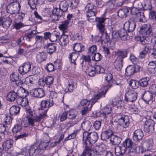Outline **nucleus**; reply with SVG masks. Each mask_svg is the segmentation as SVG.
<instances>
[{
  "instance_id": "obj_36",
  "label": "nucleus",
  "mask_w": 156,
  "mask_h": 156,
  "mask_svg": "<svg viewBox=\"0 0 156 156\" xmlns=\"http://www.w3.org/2000/svg\"><path fill=\"white\" fill-rule=\"evenodd\" d=\"M149 80V78L145 77L139 80L140 86L141 87H145L148 84V81Z\"/></svg>"
},
{
  "instance_id": "obj_60",
  "label": "nucleus",
  "mask_w": 156,
  "mask_h": 156,
  "mask_svg": "<svg viewBox=\"0 0 156 156\" xmlns=\"http://www.w3.org/2000/svg\"><path fill=\"white\" fill-rule=\"evenodd\" d=\"M85 10L86 11L91 10H96V8L92 4L89 3L87 4L85 7Z\"/></svg>"
},
{
  "instance_id": "obj_35",
  "label": "nucleus",
  "mask_w": 156,
  "mask_h": 156,
  "mask_svg": "<svg viewBox=\"0 0 156 156\" xmlns=\"http://www.w3.org/2000/svg\"><path fill=\"white\" fill-rule=\"evenodd\" d=\"M78 55L79 54L76 52H73L69 54V58L71 63H73L75 65L76 64L75 61L77 58Z\"/></svg>"
},
{
  "instance_id": "obj_51",
  "label": "nucleus",
  "mask_w": 156,
  "mask_h": 156,
  "mask_svg": "<svg viewBox=\"0 0 156 156\" xmlns=\"http://www.w3.org/2000/svg\"><path fill=\"white\" fill-rule=\"evenodd\" d=\"M87 20H88L90 22H94L95 21H96L97 22V25L99 20L100 19H104V23H105V20L106 19L104 18H97L96 16H90V17H88L87 18Z\"/></svg>"
},
{
  "instance_id": "obj_28",
  "label": "nucleus",
  "mask_w": 156,
  "mask_h": 156,
  "mask_svg": "<svg viewBox=\"0 0 156 156\" xmlns=\"http://www.w3.org/2000/svg\"><path fill=\"white\" fill-rule=\"evenodd\" d=\"M13 141L11 139L7 140L5 141L2 145L3 149L5 150H8L12 146Z\"/></svg>"
},
{
  "instance_id": "obj_12",
  "label": "nucleus",
  "mask_w": 156,
  "mask_h": 156,
  "mask_svg": "<svg viewBox=\"0 0 156 156\" xmlns=\"http://www.w3.org/2000/svg\"><path fill=\"white\" fill-rule=\"evenodd\" d=\"M31 94L33 97L41 98L44 96V90L42 88H38L32 90Z\"/></svg>"
},
{
  "instance_id": "obj_25",
  "label": "nucleus",
  "mask_w": 156,
  "mask_h": 156,
  "mask_svg": "<svg viewBox=\"0 0 156 156\" xmlns=\"http://www.w3.org/2000/svg\"><path fill=\"white\" fill-rule=\"evenodd\" d=\"M107 90L105 92L102 91L101 92L98 93L96 94L95 95L94 97L91 100V101L93 104H94L98 99L101 98L105 97V95L107 93Z\"/></svg>"
},
{
  "instance_id": "obj_22",
  "label": "nucleus",
  "mask_w": 156,
  "mask_h": 156,
  "mask_svg": "<svg viewBox=\"0 0 156 156\" xmlns=\"http://www.w3.org/2000/svg\"><path fill=\"white\" fill-rule=\"evenodd\" d=\"M27 119L23 121V126L25 127L34 125V121L33 118L29 116H27Z\"/></svg>"
},
{
  "instance_id": "obj_47",
  "label": "nucleus",
  "mask_w": 156,
  "mask_h": 156,
  "mask_svg": "<svg viewBox=\"0 0 156 156\" xmlns=\"http://www.w3.org/2000/svg\"><path fill=\"white\" fill-rule=\"evenodd\" d=\"M135 17H136V19L139 20L140 22H144L145 20V16L143 12H139L135 16Z\"/></svg>"
},
{
  "instance_id": "obj_37",
  "label": "nucleus",
  "mask_w": 156,
  "mask_h": 156,
  "mask_svg": "<svg viewBox=\"0 0 156 156\" xmlns=\"http://www.w3.org/2000/svg\"><path fill=\"white\" fill-rule=\"evenodd\" d=\"M48 110V109H45L43 113L39 115L36 116V117H33V119L34 121V122H39L43 118L46 117V113Z\"/></svg>"
},
{
  "instance_id": "obj_46",
  "label": "nucleus",
  "mask_w": 156,
  "mask_h": 156,
  "mask_svg": "<svg viewBox=\"0 0 156 156\" xmlns=\"http://www.w3.org/2000/svg\"><path fill=\"white\" fill-rule=\"evenodd\" d=\"M28 3L30 8L34 9L38 3V0H28Z\"/></svg>"
},
{
  "instance_id": "obj_31",
  "label": "nucleus",
  "mask_w": 156,
  "mask_h": 156,
  "mask_svg": "<svg viewBox=\"0 0 156 156\" xmlns=\"http://www.w3.org/2000/svg\"><path fill=\"white\" fill-rule=\"evenodd\" d=\"M134 65H129L126 69V74L128 76H130L133 74L135 71Z\"/></svg>"
},
{
  "instance_id": "obj_54",
  "label": "nucleus",
  "mask_w": 156,
  "mask_h": 156,
  "mask_svg": "<svg viewBox=\"0 0 156 156\" xmlns=\"http://www.w3.org/2000/svg\"><path fill=\"white\" fill-rule=\"evenodd\" d=\"M68 113V118L70 119H75L77 115V112L75 110H71Z\"/></svg>"
},
{
  "instance_id": "obj_49",
  "label": "nucleus",
  "mask_w": 156,
  "mask_h": 156,
  "mask_svg": "<svg viewBox=\"0 0 156 156\" xmlns=\"http://www.w3.org/2000/svg\"><path fill=\"white\" fill-rule=\"evenodd\" d=\"M129 85L132 88L136 89L140 85L139 81H137L135 80H131L129 83Z\"/></svg>"
},
{
  "instance_id": "obj_48",
  "label": "nucleus",
  "mask_w": 156,
  "mask_h": 156,
  "mask_svg": "<svg viewBox=\"0 0 156 156\" xmlns=\"http://www.w3.org/2000/svg\"><path fill=\"white\" fill-rule=\"evenodd\" d=\"M10 78L12 82H15V84L18 83L17 80L19 79V75L17 73H12L10 75Z\"/></svg>"
},
{
  "instance_id": "obj_42",
  "label": "nucleus",
  "mask_w": 156,
  "mask_h": 156,
  "mask_svg": "<svg viewBox=\"0 0 156 156\" xmlns=\"http://www.w3.org/2000/svg\"><path fill=\"white\" fill-rule=\"evenodd\" d=\"M26 111L27 114V116L30 117L31 118H33L36 117L37 115V113L35 110L30 108H26Z\"/></svg>"
},
{
  "instance_id": "obj_59",
  "label": "nucleus",
  "mask_w": 156,
  "mask_h": 156,
  "mask_svg": "<svg viewBox=\"0 0 156 156\" xmlns=\"http://www.w3.org/2000/svg\"><path fill=\"white\" fill-rule=\"evenodd\" d=\"M59 33H57L56 34L51 33V34L50 40L52 42L56 41L57 39L59 38Z\"/></svg>"
},
{
  "instance_id": "obj_16",
  "label": "nucleus",
  "mask_w": 156,
  "mask_h": 156,
  "mask_svg": "<svg viewBox=\"0 0 156 156\" xmlns=\"http://www.w3.org/2000/svg\"><path fill=\"white\" fill-rule=\"evenodd\" d=\"M18 94V92L17 90L16 92L13 90L10 91L6 95V98L7 100L11 102L14 101L17 98Z\"/></svg>"
},
{
  "instance_id": "obj_7",
  "label": "nucleus",
  "mask_w": 156,
  "mask_h": 156,
  "mask_svg": "<svg viewBox=\"0 0 156 156\" xmlns=\"http://www.w3.org/2000/svg\"><path fill=\"white\" fill-rule=\"evenodd\" d=\"M39 150L38 148V144L35 143L30 147L29 149H26L24 152L25 156H31L33 155L35 153L37 154L40 153Z\"/></svg>"
},
{
  "instance_id": "obj_18",
  "label": "nucleus",
  "mask_w": 156,
  "mask_h": 156,
  "mask_svg": "<svg viewBox=\"0 0 156 156\" xmlns=\"http://www.w3.org/2000/svg\"><path fill=\"white\" fill-rule=\"evenodd\" d=\"M113 135V131L109 129L103 132L101 135V138L105 140L111 138L112 136Z\"/></svg>"
},
{
  "instance_id": "obj_33",
  "label": "nucleus",
  "mask_w": 156,
  "mask_h": 156,
  "mask_svg": "<svg viewBox=\"0 0 156 156\" xmlns=\"http://www.w3.org/2000/svg\"><path fill=\"white\" fill-rule=\"evenodd\" d=\"M46 58V54L43 52L39 53L37 55L36 60L38 63L45 60Z\"/></svg>"
},
{
  "instance_id": "obj_58",
  "label": "nucleus",
  "mask_w": 156,
  "mask_h": 156,
  "mask_svg": "<svg viewBox=\"0 0 156 156\" xmlns=\"http://www.w3.org/2000/svg\"><path fill=\"white\" fill-rule=\"evenodd\" d=\"M133 7L140 9L142 7V3L139 0H135L133 3Z\"/></svg>"
},
{
  "instance_id": "obj_34",
  "label": "nucleus",
  "mask_w": 156,
  "mask_h": 156,
  "mask_svg": "<svg viewBox=\"0 0 156 156\" xmlns=\"http://www.w3.org/2000/svg\"><path fill=\"white\" fill-rule=\"evenodd\" d=\"M150 47L148 46H146L143 49V50L140 53L139 58H144L146 57L148 52L150 51Z\"/></svg>"
},
{
  "instance_id": "obj_20",
  "label": "nucleus",
  "mask_w": 156,
  "mask_h": 156,
  "mask_svg": "<svg viewBox=\"0 0 156 156\" xmlns=\"http://www.w3.org/2000/svg\"><path fill=\"white\" fill-rule=\"evenodd\" d=\"M122 140L120 137L113 135L110 138V142L113 145L117 146L120 143Z\"/></svg>"
},
{
  "instance_id": "obj_52",
  "label": "nucleus",
  "mask_w": 156,
  "mask_h": 156,
  "mask_svg": "<svg viewBox=\"0 0 156 156\" xmlns=\"http://www.w3.org/2000/svg\"><path fill=\"white\" fill-rule=\"evenodd\" d=\"M102 58V56L99 53H96L92 56V59L96 61H99Z\"/></svg>"
},
{
  "instance_id": "obj_11",
  "label": "nucleus",
  "mask_w": 156,
  "mask_h": 156,
  "mask_svg": "<svg viewBox=\"0 0 156 156\" xmlns=\"http://www.w3.org/2000/svg\"><path fill=\"white\" fill-rule=\"evenodd\" d=\"M144 136L142 130L140 129H138L133 132V139L134 141L139 142L142 139Z\"/></svg>"
},
{
  "instance_id": "obj_5",
  "label": "nucleus",
  "mask_w": 156,
  "mask_h": 156,
  "mask_svg": "<svg viewBox=\"0 0 156 156\" xmlns=\"http://www.w3.org/2000/svg\"><path fill=\"white\" fill-rule=\"evenodd\" d=\"M152 29L151 25L148 24L144 25L139 30L140 34L144 36L143 37H148L152 36Z\"/></svg>"
},
{
  "instance_id": "obj_2",
  "label": "nucleus",
  "mask_w": 156,
  "mask_h": 156,
  "mask_svg": "<svg viewBox=\"0 0 156 156\" xmlns=\"http://www.w3.org/2000/svg\"><path fill=\"white\" fill-rule=\"evenodd\" d=\"M97 27L102 34L100 37L102 43H103V42H104L105 43L108 42L110 41V38L107 33L105 31L104 19H100L99 20L97 25Z\"/></svg>"
},
{
  "instance_id": "obj_15",
  "label": "nucleus",
  "mask_w": 156,
  "mask_h": 156,
  "mask_svg": "<svg viewBox=\"0 0 156 156\" xmlns=\"http://www.w3.org/2000/svg\"><path fill=\"white\" fill-rule=\"evenodd\" d=\"M134 19L130 21H128L124 24V28L127 30L128 32H131L133 31L136 27V24Z\"/></svg>"
},
{
  "instance_id": "obj_24",
  "label": "nucleus",
  "mask_w": 156,
  "mask_h": 156,
  "mask_svg": "<svg viewBox=\"0 0 156 156\" xmlns=\"http://www.w3.org/2000/svg\"><path fill=\"white\" fill-rule=\"evenodd\" d=\"M69 24L68 20H65L62 21L61 23L59 25L58 28L59 29L62 31L63 33H65Z\"/></svg>"
},
{
  "instance_id": "obj_8",
  "label": "nucleus",
  "mask_w": 156,
  "mask_h": 156,
  "mask_svg": "<svg viewBox=\"0 0 156 156\" xmlns=\"http://www.w3.org/2000/svg\"><path fill=\"white\" fill-rule=\"evenodd\" d=\"M155 125L153 120L149 119L146 121L144 125V131L147 132H152L155 130Z\"/></svg>"
},
{
  "instance_id": "obj_13",
  "label": "nucleus",
  "mask_w": 156,
  "mask_h": 156,
  "mask_svg": "<svg viewBox=\"0 0 156 156\" xmlns=\"http://www.w3.org/2000/svg\"><path fill=\"white\" fill-rule=\"evenodd\" d=\"M141 146H139L140 149L141 148L140 151L142 153L147 150H148L149 148L152 146L151 141L149 140H145L143 141L141 143Z\"/></svg>"
},
{
  "instance_id": "obj_45",
  "label": "nucleus",
  "mask_w": 156,
  "mask_h": 156,
  "mask_svg": "<svg viewBox=\"0 0 156 156\" xmlns=\"http://www.w3.org/2000/svg\"><path fill=\"white\" fill-rule=\"evenodd\" d=\"M12 20L9 18H8L4 20H2V26L5 29H7L10 26Z\"/></svg>"
},
{
  "instance_id": "obj_64",
  "label": "nucleus",
  "mask_w": 156,
  "mask_h": 156,
  "mask_svg": "<svg viewBox=\"0 0 156 156\" xmlns=\"http://www.w3.org/2000/svg\"><path fill=\"white\" fill-rule=\"evenodd\" d=\"M88 147H90V149L89 150V151H87L88 156H98L97 153L94 151L91 146L90 145Z\"/></svg>"
},
{
  "instance_id": "obj_17",
  "label": "nucleus",
  "mask_w": 156,
  "mask_h": 156,
  "mask_svg": "<svg viewBox=\"0 0 156 156\" xmlns=\"http://www.w3.org/2000/svg\"><path fill=\"white\" fill-rule=\"evenodd\" d=\"M54 104L53 100H51L50 99L43 100L41 102V108L42 109L43 108H48L52 106Z\"/></svg>"
},
{
  "instance_id": "obj_19",
  "label": "nucleus",
  "mask_w": 156,
  "mask_h": 156,
  "mask_svg": "<svg viewBox=\"0 0 156 156\" xmlns=\"http://www.w3.org/2000/svg\"><path fill=\"white\" fill-rule=\"evenodd\" d=\"M46 49L47 53L50 55H51L56 50V47L53 44H48L45 47Z\"/></svg>"
},
{
  "instance_id": "obj_9",
  "label": "nucleus",
  "mask_w": 156,
  "mask_h": 156,
  "mask_svg": "<svg viewBox=\"0 0 156 156\" xmlns=\"http://www.w3.org/2000/svg\"><path fill=\"white\" fill-rule=\"evenodd\" d=\"M31 69V65L29 62L24 63L22 66L19 67L18 70L21 74H25L29 71Z\"/></svg>"
},
{
  "instance_id": "obj_14",
  "label": "nucleus",
  "mask_w": 156,
  "mask_h": 156,
  "mask_svg": "<svg viewBox=\"0 0 156 156\" xmlns=\"http://www.w3.org/2000/svg\"><path fill=\"white\" fill-rule=\"evenodd\" d=\"M63 12L60 8H55L52 10L51 17L54 18V20H58V18L61 17Z\"/></svg>"
},
{
  "instance_id": "obj_6",
  "label": "nucleus",
  "mask_w": 156,
  "mask_h": 156,
  "mask_svg": "<svg viewBox=\"0 0 156 156\" xmlns=\"http://www.w3.org/2000/svg\"><path fill=\"white\" fill-rule=\"evenodd\" d=\"M137 93L133 90H129L126 93L125 100L126 101L133 102L136 99Z\"/></svg>"
},
{
  "instance_id": "obj_43",
  "label": "nucleus",
  "mask_w": 156,
  "mask_h": 156,
  "mask_svg": "<svg viewBox=\"0 0 156 156\" xmlns=\"http://www.w3.org/2000/svg\"><path fill=\"white\" fill-rule=\"evenodd\" d=\"M112 108L109 107H105L103 109L102 113H101V116H104L105 118L106 115H108L112 112Z\"/></svg>"
},
{
  "instance_id": "obj_10",
  "label": "nucleus",
  "mask_w": 156,
  "mask_h": 156,
  "mask_svg": "<svg viewBox=\"0 0 156 156\" xmlns=\"http://www.w3.org/2000/svg\"><path fill=\"white\" fill-rule=\"evenodd\" d=\"M128 51L126 49H118L115 52V55L117 56V58L123 60L127 56Z\"/></svg>"
},
{
  "instance_id": "obj_27",
  "label": "nucleus",
  "mask_w": 156,
  "mask_h": 156,
  "mask_svg": "<svg viewBox=\"0 0 156 156\" xmlns=\"http://www.w3.org/2000/svg\"><path fill=\"white\" fill-rule=\"evenodd\" d=\"M126 30L124 28L118 30V34L119 36V39L122 41H125L127 39V33Z\"/></svg>"
},
{
  "instance_id": "obj_4",
  "label": "nucleus",
  "mask_w": 156,
  "mask_h": 156,
  "mask_svg": "<svg viewBox=\"0 0 156 156\" xmlns=\"http://www.w3.org/2000/svg\"><path fill=\"white\" fill-rule=\"evenodd\" d=\"M116 121L119 125L124 128L127 127L129 125V119L128 116L126 115L118 116Z\"/></svg>"
},
{
  "instance_id": "obj_50",
  "label": "nucleus",
  "mask_w": 156,
  "mask_h": 156,
  "mask_svg": "<svg viewBox=\"0 0 156 156\" xmlns=\"http://www.w3.org/2000/svg\"><path fill=\"white\" fill-rule=\"evenodd\" d=\"M22 129V126L21 124H16L14 126L12 129V132L14 133H16L19 132Z\"/></svg>"
},
{
  "instance_id": "obj_23",
  "label": "nucleus",
  "mask_w": 156,
  "mask_h": 156,
  "mask_svg": "<svg viewBox=\"0 0 156 156\" xmlns=\"http://www.w3.org/2000/svg\"><path fill=\"white\" fill-rule=\"evenodd\" d=\"M59 41L61 45H66L69 42L68 35L63 33L60 37Z\"/></svg>"
},
{
  "instance_id": "obj_39",
  "label": "nucleus",
  "mask_w": 156,
  "mask_h": 156,
  "mask_svg": "<svg viewBox=\"0 0 156 156\" xmlns=\"http://www.w3.org/2000/svg\"><path fill=\"white\" fill-rule=\"evenodd\" d=\"M84 47L80 43H75L73 46V50L77 52H80L84 50Z\"/></svg>"
},
{
  "instance_id": "obj_3",
  "label": "nucleus",
  "mask_w": 156,
  "mask_h": 156,
  "mask_svg": "<svg viewBox=\"0 0 156 156\" xmlns=\"http://www.w3.org/2000/svg\"><path fill=\"white\" fill-rule=\"evenodd\" d=\"M21 5L19 2L14 1L9 4L6 7V11L8 13L13 14L19 12Z\"/></svg>"
},
{
  "instance_id": "obj_40",
  "label": "nucleus",
  "mask_w": 156,
  "mask_h": 156,
  "mask_svg": "<svg viewBox=\"0 0 156 156\" xmlns=\"http://www.w3.org/2000/svg\"><path fill=\"white\" fill-rule=\"evenodd\" d=\"M69 7L68 3L66 1H62L59 5V8L63 12H66Z\"/></svg>"
},
{
  "instance_id": "obj_57",
  "label": "nucleus",
  "mask_w": 156,
  "mask_h": 156,
  "mask_svg": "<svg viewBox=\"0 0 156 156\" xmlns=\"http://www.w3.org/2000/svg\"><path fill=\"white\" fill-rule=\"evenodd\" d=\"M97 50V48L96 45H92L88 49V53L90 55H92L96 53Z\"/></svg>"
},
{
  "instance_id": "obj_32",
  "label": "nucleus",
  "mask_w": 156,
  "mask_h": 156,
  "mask_svg": "<svg viewBox=\"0 0 156 156\" xmlns=\"http://www.w3.org/2000/svg\"><path fill=\"white\" fill-rule=\"evenodd\" d=\"M92 148L93 149L95 152H97V154H99L101 155L102 153L104 154L106 153V151H105L104 149L102 146H100L96 145L94 147Z\"/></svg>"
},
{
  "instance_id": "obj_21",
  "label": "nucleus",
  "mask_w": 156,
  "mask_h": 156,
  "mask_svg": "<svg viewBox=\"0 0 156 156\" xmlns=\"http://www.w3.org/2000/svg\"><path fill=\"white\" fill-rule=\"evenodd\" d=\"M81 126L85 132H87L90 131L92 126L90 122L88 120H85L82 122Z\"/></svg>"
},
{
  "instance_id": "obj_30",
  "label": "nucleus",
  "mask_w": 156,
  "mask_h": 156,
  "mask_svg": "<svg viewBox=\"0 0 156 156\" xmlns=\"http://www.w3.org/2000/svg\"><path fill=\"white\" fill-rule=\"evenodd\" d=\"M129 12V9L127 8L120 9L118 12V16L121 18H125L127 16V14Z\"/></svg>"
},
{
  "instance_id": "obj_53",
  "label": "nucleus",
  "mask_w": 156,
  "mask_h": 156,
  "mask_svg": "<svg viewBox=\"0 0 156 156\" xmlns=\"http://www.w3.org/2000/svg\"><path fill=\"white\" fill-rule=\"evenodd\" d=\"M133 142L129 139H126L123 143V144L126 148H132L133 146Z\"/></svg>"
},
{
  "instance_id": "obj_63",
  "label": "nucleus",
  "mask_w": 156,
  "mask_h": 156,
  "mask_svg": "<svg viewBox=\"0 0 156 156\" xmlns=\"http://www.w3.org/2000/svg\"><path fill=\"white\" fill-rule=\"evenodd\" d=\"M136 149L132 148L129 149L127 153L128 156H136Z\"/></svg>"
},
{
  "instance_id": "obj_56",
  "label": "nucleus",
  "mask_w": 156,
  "mask_h": 156,
  "mask_svg": "<svg viewBox=\"0 0 156 156\" xmlns=\"http://www.w3.org/2000/svg\"><path fill=\"white\" fill-rule=\"evenodd\" d=\"M137 40L140 41L142 44L143 45L147 44L149 42L145 37H137Z\"/></svg>"
},
{
  "instance_id": "obj_62",
  "label": "nucleus",
  "mask_w": 156,
  "mask_h": 156,
  "mask_svg": "<svg viewBox=\"0 0 156 156\" xmlns=\"http://www.w3.org/2000/svg\"><path fill=\"white\" fill-rule=\"evenodd\" d=\"M4 119L5 123L6 124L9 125L12 122V118L10 115H5V117Z\"/></svg>"
},
{
  "instance_id": "obj_29",
  "label": "nucleus",
  "mask_w": 156,
  "mask_h": 156,
  "mask_svg": "<svg viewBox=\"0 0 156 156\" xmlns=\"http://www.w3.org/2000/svg\"><path fill=\"white\" fill-rule=\"evenodd\" d=\"M148 69L151 73H155L156 72V61L149 62Z\"/></svg>"
},
{
  "instance_id": "obj_38",
  "label": "nucleus",
  "mask_w": 156,
  "mask_h": 156,
  "mask_svg": "<svg viewBox=\"0 0 156 156\" xmlns=\"http://www.w3.org/2000/svg\"><path fill=\"white\" fill-rule=\"evenodd\" d=\"M86 72L88 73L89 75L90 76H93L97 73L96 70V65L94 66H90L86 69Z\"/></svg>"
},
{
  "instance_id": "obj_61",
  "label": "nucleus",
  "mask_w": 156,
  "mask_h": 156,
  "mask_svg": "<svg viewBox=\"0 0 156 156\" xmlns=\"http://www.w3.org/2000/svg\"><path fill=\"white\" fill-rule=\"evenodd\" d=\"M130 11L131 13L134 16H135L139 12V9L136 8L134 7H130L128 9Z\"/></svg>"
},
{
  "instance_id": "obj_55",
  "label": "nucleus",
  "mask_w": 156,
  "mask_h": 156,
  "mask_svg": "<svg viewBox=\"0 0 156 156\" xmlns=\"http://www.w3.org/2000/svg\"><path fill=\"white\" fill-rule=\"evenodd\" d=\"M147 98L145 100L146 102H147L148 104L151 105L153 102H155V99L153 97V96L151 94H149L147 96Z\"/></svg>"
},
{
  "instance_id": "obj_1",
  "label": "nucleus",
  "mask_w": 156,
  "mask_h": 156,
  "mask_svg": "<svg viewBox=\"0 0 156 156\" xmlns=\"http://www.w3.org/2000/svg\"><path fill=\"white\" fill-rule=\"evenodd\" d=\"M83 140L85 146H90L94 144L98 140V136L95 132L88 133L84 132L83 134Z\"/></svg>"
},
{
  "instance_id": "obj_41",
  "label": "nucleus",
  "mask_w": 156,
  "mask_h": 156,
  "mask_svg": "<svg viewBox=\"0 0 156 156\" xmlns=\"http://www.w3.org/2000/svg\"><path fill=\"white\" fill-rule=\"evenodd\" d=\"M20 109L18 106L13 105L10 108L9 113L11 115H16L19 113Z\"/></svg>"
},
{
  "instance_id": "obj_26",
  "label": "nucleus",
  "mask_w": 156,
  "mask_h": 156,
  "mask_svg": "<svg viewBox=\"0 0 156 156\" xmlns=\"http://www.w3.org/2000/svg\"><path fill=\"white\" fill-rule=\"evenodd\" d=\"M123 60L116 58L114 62V65L118 71H120L123 67Z\"/></svg>"
},
{
  "instance_id": "obj_44",
  "label": "nucleus",
  "mask_w": 156,
  "mask_h": 156,
  "mask_svg": "<svg viewBox=\"0 0 156 156\" xmlns=\"http://www.w3.org/2000/svg\"><path fill=\"white\" fill-rule=\"evenodd\" d=\"M48 145V143L45 142H41L39 145H38V150H40V154L43 153L44 150L45 149Z\"/></svg>"
}]
</instances>
